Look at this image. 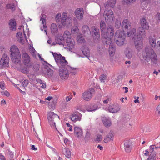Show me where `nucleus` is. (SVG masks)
Returning <instances> with one entry per match:
<instances>
[{
	"mask_svg": "<svg viewBox=\"0 0 160 160\" xmlns=\"http://www.w3.org/2000/svg\"><path fill=\"white\" fill-rule=\"evenodd\" d=\"M72 98V97H71L67 96L65 98V100L67 102H68L69 101H70Z\"/></svg>",
	"mask_w": 160,
	"mask_h": 160,
	"instance_id": "nucleus-60",
	"label": "nucleus"
},
{
	"mask_svg": "<svg viewBox=\"0 0 160 160\" xmlns=\"http://www.w3.org/2000/svg\"><path fill=\"white\" fill-rule=\"evenodd\" d=\"M6 7L8 9H10L12 11H14L15 9L14 8V4H7Z\"/></svg>",
	"mask_w": 160,
	"mask_h": 160,
	"instance_id": "nucleus-50",
	"label": "nucleus"
},
{
	"mask_svg": "<svg viewBox=\"0 0 160 160\" xmlns=\"http://www.w3.org/2000/svg\"><path fill=\"white\" fill-rule=\"evenodd\" d=\"M22 62L25 66L32 67L31 58L28 54L26 52L22 54Z\"/></svg>",
	"mask_w": 160,
	"mask_h": 160,
	"instance_id": "nucleus-12",
	"label": "nucleus"
},
{
	"mask_svg": "<svg viewBox=\"0 0 160 160\" xmlns=\"http://www.w3.org/2000/svg\"><path fill=\"white\" fill-rule=\"evenodd\" d=\"M77 39V42L79 43H84L85 42L83 37L81 34L78 35Z\"/></svg>",
	"mask_w": 160,
	"mask_h": 160,
	"instance_id": "nucleus-39",
	"label": "nucleus"
},
{
	"mask_svg": "<svg viewBox=\"0 0 160 160\" xmlns=\"http://www.w3.org/2000/svg\"><path fill=\"white\" fill-rule=\"evenodd\" d=\"M100 28L101 33L102 32L104 31H105L106 29V24L103 21H102L100 22Z\"/></svg>",
	"mask_w": 160,
	"mask_h": 160,
	"instance_id": "nucleus-48",
	"label": "nucleus"
},
{
	"mask_svg": "<svg viewBox=\"0 0 160 160\" xmlns=\"http://www.w3.org/2000/svg\"><path fill=\"white\" fill-rule=\"evenodd\" d=\"M57 65L59 68H69L68 65V62L65 60V57L62 56L61 54H58L52 52Z\"/></svg>",
	"mask_w": 160,
	"mask_h": 160,
	"instance_id": "nucleus-5",
	"label": "nucleus"
},
{
	"mask_svg": "<svg viewBox=\"0 0 160 160\" xmlns=\"http://www.w3.org/2000/svg\"><path fill=\"white\" fill-rule=\"evenodd\" d=\"M98 107L97 105H90L87 106L86 109L88 112H93L98 109Z\"/></svg>",
	"mask_w": 160,
	"mask_h": 160,
	"instance_id": "nucleus-31",
	"label": "nucleus"
},
{
	"mask_svg": "<svg viewBox=\"0 0 160 160\" xmlns=\"http://www.w3.org/2000/svg\"><path fill=\"white\" fill-rule=\"evenodd\" d=\"M82 30L83 33L85 34L88 33H90V31L88 26L86 25L83 26Z\"/></svg>",
	"mask_w": 160,
	"mask_h": 160,
	"instance_id": "nucleus-45",
	"label": "nucleus"
},
{
	"mask_svg": "<svg viewBox=\"0 0 160 160\" xmlns=\"http://www.w3.org/2000/svg\"><path fill=\"white\" fill-rule=\"evenodd\" d=\"M124 53L126 57L128 59H130L135 56L134 51L130 48H126Z\"/></svg>",
	"mask_w": 160,
	"mask_h": 160,
	"instance_id": "nucleus-21",
	"label": "nucleus"
},
{
	"mask_svg": "<svg viewBox=\"0 0 160 160\" xmlns=\"http://www.w3.org/2000/svg\"><path fill=\"white\" fill-rule=\"evenodd\" d=\"M104 15L105 21L108 23H112L114 21V16L112 10H106L104 11Z\"/></svg>",
	"mask_w": 160,
	"mask_h": 160,
	"instance_id": "nucleus-10",
	"label": "nucleus"
},
{
	"mask_svg": "<svg viewBox=\"0 0 160 160\" xmlns=\"http://www.w3.org/2000/svg\"><path fill=\"white\" fill-rule=\"evenodd\" d=\"M82 115L79 112H75L73 113L70 116L71 120L75 122L77 121H81Z\"/></svg>",
	"mask_w": 160,
	"mask_h": 160,
	"instance_id": "nucleus-18",
	"label": "nucleus"
},
{
	"mask_svg": "<svg viewBox=\"0 0 160 160\" xmlns=\"http://www.w3.org/2000/svg\"><path fill=\"white\" fill-rule=\"evenodd\" d=\"M46 15L45 14H43L41 15L40 18V21L42 22L41 23L43 24V28H41V29L42 31L44 30V32L46 34H47V28L46 25Z\"/></svg>",
	"mask_w": 160,
	"mask_h": 160,
	"instance_id": "nucleus-19",
	"label": "nucleus"
},
{
	"mask_svg": "<svg viewBox=\"0 0 160 160\" xmlns=\"http://www.w3.org/2000/svg\"><path fill=\"white\" fill-rule=\"evenodd\" d=\"M124 148L125 149L127 152H129L131 150V148L128 141H127L124 142Z\"/></svg>",
	"mask_w": 160,
	"mask_h": 160,
	"instance_id": "nucleus-36",
	"label": "nucleus"
},
{
	"mask_svg": "<svg viewBox=\"0 0 160 160\" xmlns=\"http://www.w3.org/2000/svg\"><path fill=\"white\" fill-rule=\"evenodd\" d=\"M114 34L113 28L112 27L108 28L106 30L101 33L102 41L106 44H109L111 41V39Z\"/></svg>",
	"mask_w": 160,
	"mask_h": 160,
	"instance_id": "nucleus-4",
	"label": "nucleus"
},
{
	"mask_svg": "<svg viewBox=\"0 0 160 160\" xmlns=\"http://www.w3.org/2000/svg\"><path fill=\"white\" fill-rule=\"evenodd\" d=\"M83 55L88 58L90 56V51L88 48L86 46H83L81 48Z\"/></svg>",
	"mask_w": 160,
	"mask_h": 160,
	"instance_id": "nucleus-30",
	"label": "nucleus"
},
{
	"mask_svg": "<svg viewBox=\"0 0 160 160\" xmlns=\"http://www.w3.org/2000/svg\"><path fill=\"white\" fill-rule=\"evenodd\" d=\"M39 65L38 64L35 65L33 67V69L35 71H37L39 69Z\"/></svg>",
	"mask_w": 160,
	"mask_h": 160,
	"instance_id": "nucleus-58",
	"label": "nucleus"
},
{
	"mask_svg": "<svg viewBox=\"0 0 160 160\" xmlns=\"http://www.w3.org/2000/svg\"><path fill=\"white\" fill-rule=\"evenodd\" d=\"M115 42L118 46H121L127 43L126 36L124 31L117 30L115 34Z\"/></svg>",
	"mask_w": 160,
	"mask_h": 160,
	"instance_id": "nucleus-6",
	"label": "nucleus"
},
{
	"mask_svg": "<svg viewBox=\"0 0 160 160\" xmlns=\"http://www.w3.org/2000/svg\"><path fill=\"white\" fill-rule=\"evenodd\" d=\"M158 147H156L155 145H152L150 146L149 147V152L151 153L150 154L153 155V154H156V152H154V149H157L158 148Z\"/></svg>",
	"mask_w": 160,
	"mask_h": 160,
	"instance_id": "nucleus-41",
	"label": "nucleus"
},
{
	"mask_svg": "<svg viewBox=\"0 0 160 160\" xmlns=\"http://www.w3.org/2000/svg\"><path fill=\"white\" fill-rule=\"evenodd\" d=\"M74 134L76 137L81 138L83 135V132L80 128L75 126L74 128Z\"/></svg>",
	"mask_w": 160,
	"mask_h": 160,
	"instance_id": "nucleus-22",
	"label": "nucleus"
},
{
	"mask_svg": "<svg viewBox=\"0 0 160 160\" xmlns=\"http://www.w3.org/2000/svg\"><path fill=\"white\" fill-rule=\"evenodd\" d=\"M91 134L88 131H87L86 135L85 137V140L86 141H88L90 138Z\"/></svg>",
	"mask_w": 160,
	"mask_h": 160,
	"instance_id": "nucleus-51",
	"label": "nucleus"
},
{
	"mask_svg": "<svg viewBox=\"0 0 160 160\" xmlns=\"http://www.w3.org/2000/svg\"><path fill=\"white\" fill-rule=\"evenodd\" d=\"M145 52L146 55H144V58H145L147 60H151L153 62L156 61L157 59V56L152 49L146 48Z\"/></svg>",
	"mask_w": 160,
	"mask_h": 160,
	"instance_id": "nucleus-8",
	"label": "nucleus"
},
{
	"mask_svg": "<svg viewBox=\"0 0 160 160\" xmlns=\"http://www.w3.org/2000/svg\"><path fill=\"white\" fill-rule=\"evenodd\" d=\"M151 0H140L141 3V8L142 9L146 8L148 4L150 2Z\"/></svg>",
	"mask_w": 160,
	"mask_h": 160,
	"instance_id": "nucleus-33",
	"label": "nucleus"
},
{
	"mask_svg": "<svg viewBox=\"0 0 160 160\" xmlns=\"http://www.w3.org/2000/svg\"><path fill=\"white\" fill-rule=\"evenodd\" d=\"M114 135L112 131H110L105 137L104 141L105 142L107 143L112 141Z\"/></svg>",
	"mask_w": 160,
	"mask_h": 160,
	"instance_id": "nucleus-28",
	"label": "nucleus"
},
{
	"mask_svg": "<svg viewBox=\"0 0 160 160\" xmlns=\"http://www.w3.org/2000/svg\"><path fill=\"white\" fill-rule=\"evenodd\" d=\"M18 29L19 31L16 34L17 40L20 43L23 44L25 43V41L28 42L24 33V26L21 25L19 27Z\"/></svg>",
	"mask_w": 160,
	"mask_h": 160,
	"instance_id": "nucleus-7",
	"label": "nucleus"
},
{
	"mask_svg": "<svg viewBox=\"0 0 160 160\" xmlns=\"http://www.w3.org/2000/svg\"><path fill=\"white\" fill-rule=\"evenodd\" d=\"M59 74L62 79L64 80L68 79L69 77L68 68H59Z\"/></svg>",
	"mask_w": 160,
	"mask_h": 160,
	"instance_id": "nucleus-14",
	"label": "nucleus"
},
{
	"mask_svg": "<svg viewBox=\"0 0 160 160\" xmlns=\"http://www.w3.org/2000/svg\"><path fill=\"white\" fill-rule=\"evenodd\" d=\"M66 125L69 128L68 130L69 131H72V126L70 125L68 122H67L66 123Z\"/></svg>",
	"mask_w": 160,
	"mask_h": 160,
	"instance_id": "nucleus-55",
	"label": "nucleus"
},
{
	"mask_svg": "<svg viewBox=\"0 0 160 160\" xmlns=\"http://www.w3.org/2000/svg\"><path fill=\"white\" fill-rule=\"evenodd\" d=\"M131 23L128 19H124L122 23V29H128L130 27Z\"/></svg>",
	"mask_w": 160,
	"mask_h": 160,
	"instance_id": "nucleus-26",
	"label": "nucleus"
},
{
	"mask_svg": "<svg viewBox=\"0 0 160 160\" xmlns=\"http://www.w3.org/2000/svg\"><path fill=\"white\" fill-rule=\"evenodd\" d=\"M1 93L2 95H4L6 96H8L10 95L9 93L7 91H2Z\"/></svg>",
	"mask_w": 160,
	"mask_h": 160,
	"instance_id": "nucleus-57",
	"label": "nucleus"
},
{
	"mask_svg": "<svg viewBox=\"0 0 160 160\" xmlns=\"http://www.w3.org/2000/svg\"><path fill=\"white\" fill-rule=\"evenodd\" d=\"M156 154H153V155L150 154L148 158V160H155L156 158L155 157Z\"/></svg>",
	"mask_w": 160,
	"mask_h": 160,
	"instance_id": "nucleus-53",
	"label": "nucleus"
},
{
	"mask_svg": "<svg viewBox=\"0 0 160 160\" xmlns=\"http://www.w3.org/2000/svg\"><path fill=\"white\" fill-rule=\"evenodd\" d=\"M102 120L104 125L106 127H109L111 125V121L109 118L103 117L102 118Z\"/></svg>",
	"mask_w": 160,
	"mask_h": 160,
	"instance_id": "nucleus-25",
	"label": "nucleus"
},
{
	"mask_svg": "<svg viewBox=\"0 0 160 160\" xmlns=\"http://www.w3.org/2000/svg\"><path fill=\"white\" fill-rule=\"evenodd\" d=\"M29 82L28 79H25L22 82V86L24 87H26L28 84Z\"/></svg>",
	"mask_w": 160,
	"mask_h": 160,
	"instance_id": "nucleus-52",
	"label": "nucleus"
},
{
	"mask_svg": "<svg viewBox=\"0 0 160 160\" xmlns=\"http://www.w3.org/2000/svg\"><path fill=\"white\" fill-rule=\"evenodd\" d=\"M62 17L60 13H58L56 17V19L57 22H59L61 24H59V27L62 28V26H66L69 27L72 25V17L69 15L67 16V14L65 12H63Z\"/></svg>",
	"mask_w": 160,
	"mask_h": 160,
	"instance_id": "nucleus-2",
	"label": "nucleus"
},
{
	"mask_svg": "<svg viewBox=\"0 0 160 160\" xmlns=\"http://www.w3.org/2000/svg\"><path fill=\"white\" fill-rule=\"evenodd\" d=\"M79 30L78 27L77 26H73L71 30V33L72 34H78Z\"/></svg>",
	"mask_w": 160,
	"mask_h": 160,
	"instance_id": "nucleus-47",
	"label": "nucleus"
},
{
	"mask_svg": "<svg viewBox=\"0 0 160 160\" xmlns=\"http://www.w3.org/2000/svg\"><path fill=\"white\" fill-rule=\"evenodd\" d=\"M38 54V57H39V59L41 60V61H43L44 63H43V64H44L45 65H46V66H47L48 67H49V68H50V67L52 68L53 69H54V68L52 66V65H50V64L48 63L46 61H44V59L42 58L41 56H40V55L37 53Z\"/></svg>",
	"mask_w": 160,
	"mask_h": 160,
	"instance_id": "nucleus-43",
	"label": "nucleus"
},
{
	"mask_svg": "<svg viewBox=\"0 0 160 160\" xmlns=\"http://www.w3.org/2000/svg\"><path fill=\"white\" fill-rule=\"evenodd\" d=\"M94 92V89L93 88H90L82 94L83 99L87 101H89L91 99Z\"/></svg>",
	"mask_w": 160,
	"mask_h": 160,
	"instance_id": "nucleus-11",
	"label": "nucleus"
},
{
	"mask_svg": "<svg viewBox=\"0 0 160 160\" xmlns=\"http://www.w3.org/2000/svg\"><path fill=\"white\" fill-rule=\"evenodd\" d=\"M156 112L159 114H160V104L157 107L156 110Z\"/></svg>",
	"mask_w": 160,
	"mask_h": 160,
	"instance_id": "nucleus-59",
	"label": "nucleus"
},
{
	"mask_svg": "<svg viewBox=\"0 0 160 160\" xmlns=\"http://www.w3.org/2000/svg\"><path fill=\"white\" fill-rule=\"evenodd\" d=\"M38 54V57H39V59L41 60V61H43L44 63H43V64H44L45 65H46V66H47L48 67H49V68H50V67L52 68L53 69H54V68L52 66V65H50V64L48 63L46 61H44V59L42 58L41 56H40V55L37 53Z\"/></svg>",
	"mask_w": 160,
	"mask_h": 160,
	"instance_id": "nucleus-42",
	"label": "nucleus"
},
{
	"mask_svg": "<svg viewBox=\"0 0 160 160\" xmlns=\"http://www.w3.org/2000/svg\"><path fill=\"white\" fill-rule=\"evenodd\" d=\"M32 67L25 66L24 67H22L20 68L21 71L24 74H28L29 71V68Z\"/></svg>",
	"mask_w": 160,
	"mask_h": 160,
	"instance_id": "nucleus-37",
	"label": "nucleus"
},
{
	"mask_svg": "<svg viewBox=\"0 0 160 160\" xmlns=\"http://www.w3.org/2000/svg\"><path fill=\"white\" fill-rule=\"evenodd\" d=\"M9 25L11 30H13L16 29V23L14 20H10L9 21Z\"/></svg>",
	"mask_w": 160,
	"mask_h": 160,
	"instance_id": "nucleus-32",
	"label": "nucleus"
},
{
	"mask_svg": "<svg viewBox=\"0 0 160 160\" xmlns=\"http://www.w3.org/2000/svg\"><path fill=\"white\" fill-rule=\"evenodd\" d=\"M10 52L12 61L16 64H19L21 61V56L17 47L15 45L12 46Z\"/></svg>",
	"mask_w": 160,
	"mask_h": 160,
	"instance_id": "nucleus-3",
	"label": "nucleus"
},
{
	"mask_svg": "<svg viewBox=\"0 0 160 160\" xmlns=\"http://www.w3.org/2000/svg\"><path fill=\"white\" fill-rule=\"evenodd\" d=\"M92 34L94 38L95 42H98L100 38V35L99 33V30L94 26L92 27Z\"/></svg>",
	"mask_w": 160,
	"mask_h": 160,
	"instance_id": "nucleus-15",
	"label": "nucleus"
},
{
	"mask_svg": "<svg viewBox=\"0 0 160 160\" xmlns=\"http://www.w3.org/2000/svg\"><path fill=\"white\" fill-rule=\"evenodd\" d=\"M0 88L2 90H4L5 89V84L3 81H1L0 82Z\"/></svg>",
	"mask_w": 160,
	"mask_h": 160,
	"instance_id": "nucleus-56",
	"label": "nucleus"
},
{
	"mask_svg": "<svg viewBox=\"0 0 160 160\" xmlns=\"http://www.w3.org/2000/svg\"><path fill=\"white\" fill-rule=\"evenodd\" d=\"M128 36L135 39L134 44L136 49L139 51L142 48V37L145 36V31L142 28H139L136 32V30L133 28L128 32Z\"/></svg>",
	"mask_w": 160,
	"mask_h": 160,
	"instance_id": "nucleus-1",
	"label": "nucleus"
},
{
	"mask_svg": "<svg viewBox=\"0 0 160 160\" xmlns=\"http://www.w3.org/2000/svg\"><path fill=\"white\" fill-rule=\"evenodd\" d=\"M63 153L68 158H69L71 156V152L69 149L64 148L62 150Z\"/></svg>",
	"mask_w": 160,
	"mask_h": 160,
	"instance_id": "nucleus-34",
	"label": "nucleus"
},
{
	"mask_svg": "<svg viewBox=\"0 0 160 160\" xmlns=\"http://www.w3.org/2000/svg\"><path fill=\"white\" fill-rule=\"evenodd\" d=\"M107 78V76L105 74H102L100 76L99 79L101 82L104 83Z\"/></svg>",
	"mask_w": 160,
	"mask_h": 160,
	"instance_id": "nucleus-49",
	"label": "nucleus"
},
{
	"mask_svg": "<svg viewBox=\"0 0 160 160\" xmlns=\"http://www.w3.org/2000/svg\"><path fill=\"white\" fill-rule=\"evenodd\" d=\"M63 37L66 39V40L68 39H70L72 38H71L70 32L68 31H66L64 32Z\"/></svg>",
	"mask_w": 160,
	"mask_h": 160,
	"instance_id": "nucleus-38",
	"label": "nucleus"
},
{
	"mask_svg": "<svg viewBox=\"0 0 160 160\" xmlns=\"http://www.w3.org/2000/svg\"><path fill=\"white\" fill-rule=\"evenodd\" d=\"M136 1V0H125V2L127 3V4H128L132 2H135Z\"/></svg>",
	"mask_w": 160,
	"mask_h": 160,
	"instance_id": "nucleus-62",
	"label": "nucleus"
},
{
	"mask_svg": "<svg viewBox=\"0 0 160 160\" xmlns=\"http://www.w3.org/2000/svg\"><path fill=\"white\" fill-rule=\"evenodd\" d=\"M156 19H158V20H160V13H158L156 15Z\"/></svg>",
	"mask_w": 160,
	"mask_h": 160,
	"instance_id": "nucleus-64",
	"label": "nucleus"
},
{
	"mask_svg": "<svg viewBox=\"0 0 160 160\" xmlns=\"http://www.w3.org/2000/svg\"><path fill=\"white\" fill-rule=\"evenodd\" d=\"M51 30L52 33H55L58 32V27L55 23H52L51 24Z\"/></svg>",
	"mask_w": 160,
	"mask_h": 160,
	"instance_id": "nucleus-35",
	"label": "nucleus"
},
{
	"mask_svg": "<svg viewBox=\"0 0 160 160\" xmlns=\"http://www.w3.org/2000/svg\"><path fill=\"white\" fill-rule=\"evenodd\" d=\"M107 3V4H106L105 6L106 8L107 7V6L108 7V6H109L113 8L116 3V0H110Z\"/></svg>",
	"mask_w": 160,
	"mask_h": 160,
	"instance_id": "nucleus-40",
	"label": "nucleus"
},
{
	"mask_svg": "<svg viewBox=\"0 0 160 160\" xmlns=\"http://www.w3.org/2000/svg\"><path fill=\"white\" fill-rule=\"evenodd\" d=\"M120 109V106L118 104H115L110 105L108 108L109 112L112 113L118 112Z\"/></svg>",
	"mask_w": 160,
	"mask_h": 160,
	"instance_id": "nucleus-16",
	"label": "nucleus"
},
{
	"mask_svg": "<svg viewBox=\"0 0 160 160\" xmlns=\"http://www.w3.org/2000/svg\"><path fill=\"white\" fill-rule=\"evenodd\" d=\"M121 25V22H118V21L116 22V27L117 28H119Z\"/></svg>",
	"mask_w": 160,
	"mask_h": 160,
	"instance_id": "nucleus-63",
	"label": "nucleus"
},
{
	"mask_svg": "<svg viewBox=\"0 0 160 160\" xmlns=\"http://www.w3.org/2000/svg\"><path fill=\"white\" fill-rule=\"evenodd\" d=\"M75 14L76 17L78 20H82L83 17V9L82 8H77L75 11Z\"/></svg>",
	"mask_w": 160,
	"mask_h": 160,
	"instance_id": "nucleus-17",
	"label": "nucleus"
},
{
	"mask_svg": "<svg viewBox=\"0 0 160 160\" xmlns=\"http://www.w3.org/2000/svg\"><path fill=\"white\" fill-rule=\"evenodd\" d=\"M66 42L68 48L69 49V50H71L74 48L75 46V42L74 40L72 38L67 39L66 40Z\"/></svg>",
	"mask_w": 160,
	"mask_h": 160,
	"instance_id": "nucleus-23",
	"label": "nucleus"
},
{
	"mask_svg": "<svg viewBox=\"0 0 160 160\" xmlns=\"http://www.w3.org/2000/svg\"><path fill=\"white\" fill-rule=\"evenodd\" d=\"M149 42L152 49L155 48L156 45V39L155 35H152L149 37Z\"/></svg>",
	"mask_w": 160,
	"mask_h": 160,
	"instance_id": "nucleus-27",
	"label": "nucleus"
},
{
	"mask_svg": "<svg viewBox=\"0 0 160 160\" xmlns=\"http://www.w3.org/2000/svg\"><path fill=\"white\" fill-rule=\"evenodd\" d=\"M48 119L51 127L58 131L56 128L55 121L59 118V116L53 112H49L48 113Z\"/></svg>",
	"mask_w": 160,
	"mask_h": 160,
	"instance_id": "nucleus-9",
	"label": "nucleus"
},
{
	"mask_svg": "<svg viewBox=\"0 0 160 160\" xmlns=\"http://www.w3.org/2000/svg\"><path fill=\"white\" fill-rule=\"evenodd\" d=\"M9 58L8 55L6 54L3 55L0 60V64L3 68L8 67L9 65Z\"/></svg>",
	"mask_w": 160,
	"mask_h": 160,
	"instance_id": "nucleus-13",
	"label": "nucleus"
},
{
	"mask_svg": "<svg viewBox=\"0 0 160 160\" xmlns=\"http://www.w3.org/2000/svg\"><path fill=\"white\" fill-rule=\"evenodd\" d=\"M140 23L141 26V27L140 28H142L144 30V29L146 30L149 29V24L145 18H141L140 19Z\"/></svg>",
	"mask_w": 160,
	"mask_h": 160,
	"instance_id": "nucleus-20",
	"label": "nucleus"
},
{
	"mask_svg": "<svg viewBox=\"0 0 160 160\" xmlns=\"http://www.w3.org/2000/svg\"><path fill=\"white\" fill-rule=\"evenodd\" d=\"M109 44V53L110 56H113L115 54V50H116V47L114 44H113L111 41V42L108 44Z\"/></svg>",
	"mask_w": 160,
	"mask_h": 160,
	"instance_id": "nucleus-24",
	"label": "nucleus"
},
{
	"mask_svg": "<svg viewBox=\"0 0 160 160\" xmlns=\"http://www.w3.org/2000/svg\"><path fill=\"white\" fill-rule=\"evenodd\" d=\"M45 144H46V146H48V147L49 148H51V149L53 151H54V152H55V151H56V149L53 148V147H51L48 144H47V142H45Z\"/></svg>",
	"mask_w": 160,
	"mask_h": 160,
	"instance_id": "nucleus-61",
	"label": "nucleus"
},
{
	"mask_svg": "<svg viewBox=\"0 0 160 160\" xmlns=\"http://www.w3.org/2000/svg\"><path fill=\"white\" fill-rule=\"evenodd\" d=\"M56 42L58 44L63 45L64 43V39L62 36L61 35L57 36L56 39Z\"/></svg>",
	"mask_w": 160,
	"mask_h": 160,
	"instance_id": "nucleus-29",
	"label": "nucleus"
},
{
	"mask_svg": "<svg viewBox=\"0 0 160 160\" xmlns=\"http://www.w3.org/2000/svg\"><path fill=\"white\" fill-rule=\"evenodd\" d=\"M69 68H68V72H69L72 75H75L77 73V70L76 68H72L69 66Z\"/></svg>",
	"mask_w": 160,
	"mask_h": 160,
	"instance_id": "nucleus-46",
	"label": "nucleus"
},
{
	"mask_svg": "<svg viewBox=\"0 0 160 160\" xmlns=\"http://www.w3.org/2000/svg\"><path fill=\"white\" fill-rule=\"evenodd\" d=\"M29 49V51L33 57H36L37 53L34 48L32 46H30Z\"/></svg>",
	"mask_w": 160,
	"mask_h": 160,
	"instance_id": "nucleus-44",
	"label": "nucleus"
},
{
	"mask_svg": "<svg viewBox=\"0 0 160 160\" xmlns=\"http://www.w3.org/2000/svg\"><path fill=\"white\" fill-rule=\"evenodd\" d=\"M102 135L98 134L97 135L96 138V140L97 141H100L102 140Z\"/></svg>",
	"mask_w": 160,
	"mask_h": 160,
	"instance_id": "nucleus-54",
	"label": "nucleus"
}]
</instances>
